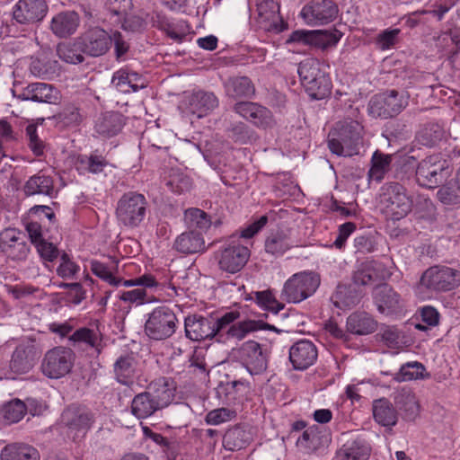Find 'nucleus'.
<instances>
[{
    "instance_id": "f257e3e1",
    "label": "nucleus",
    "mask_w": 460,
    "mask_h": 460,
    "mask_svg": "<svg viewBox=\"0 0 460 460\" xmlns=\"http://www.w3.org/2000/svg\"><path fill=\"white\" fill-rule=\"evenodd\" d=\"M460 285V271L449 267L434 266L422 274L415 294L422 300L430 299L435 293L450 291Z\"/></svg>"
},
{
    "instance_id": "f03ea898",
    "label": "nucleus",
    "mask_w": 460,
    "mask_h": 460,
    "mask_svg": "<svg viewBox=\"0 0 460 460\" xmlns=\"http://www.w3.org/2000/svg\"><path fill=\"white\" fill-rule=\"evenodd\" d=\"M297 73L309 95L316 100L324 98L331 91V79L325 65L316 58H308L299 63Z\"/></svg>"
},
{
    "instance_id": "7ed1b4c3",
    "label": "nucleus",
    "mask_w": 460,
    "mask_h": 460,
    "mask_svg": "<svg viewBox=\"0 0 460 460\" xmlns=\"http://www.w3.org/2000/svg\"><path fill=\"white\" fill-rule=\"evenodd\" d=\"M362 126L356 120H346L336 124L330 132L328 146L339 156H352L358 152Z\"/></svg>"
},
{
    "instance_id": "20e7f679",
    "label": "nucleus",
    "mask_w": 460,
    "mask_h": 460,
    "mask_svg": "<svg viewBox=\"0 0 460 460\" xmlns=\"http://www.w3.org/2000/svg\"><path fill=\"white\" fill-rule=\"evenodd\" d=\"M412 200L403 186L398 183L386 184L380 195V209L388 220L397 221L411 210Z\"/></svg>"
},
{
    "instance_id": "39448f33",
    "label": "nucleus",
    "mask_w": 460,
    "mask_h": 460,
    "mask_svg": "<svg viewBox=\"0 0 460 460\" xmlns=\"http://www.w3.org/2000/svg\"><path fill=\"white\" fill-rule=\"evenodd\" d=\"M320 276L310 270L293 274L284 283L281 297L288 303L298 304L312 296L320 286Z\"/></svg>"
},
{
    "instance_id": "423d86ee",
    "label": "nucleus",
    "mask_w": 460,
    "mask_h": 460,
    "mask_svg": "<svg viewBox=\"0 0 460 460\" xmlns=\"http://www.w3.org/2000/svg\"><path fill=\"white\" fill-rule=\"evenodd\" d=\"M147 200L143 194L130 191L123 194L117 202L116 217L127 228L137 227L145 219Z\"/></svg>"
},
{
    "instance_id": "0eeeda50",
    "label": "nucleus",
    "mask_w": 460,
    "mask_h": 460,
    "mask_svg": "<svg viewBox=\"0 0 460 460\" xmlns=\"http://www.w3.org/2000/svg\"><path fill=\"white\" fill-rule=\"evenodd\" d=\"M161 387L156 390L155 395L149 392L141 393L136 395L131 403V411L138 419H145L151 416L159 408L168 404L172 399V391L167 388L164 379L160 380Z\"/></svg>"
},
{
    "instance_id": "6e6552de",
    "label": "nucleus",
    "mask_w": 460,
    "mask_h": 460,
    "mask_svg": "<svg viewBox=\"0 0 460 460\" xmlns=\"http://www.w3.org/2000/svg\"><path fill=\"white\" fill-rule=\"evenodd\" d=\"M451 173L447 160L439 155H433L423 159L416 170V177L420 185L435 188L445 181Z\"/></svg>"
},
{
    "instance_id": "1a4fd4ad",
    "label": "nucleus",
    "mask_w": 460,
    "mask_h": 460,
    "mask_svg": "<svg viewBox=\"0 0 460 460\" xmlns=\"http://www.w3.org/2000/svg\"><path fill=\"white\" fill-rule=\"evenodd\" d=\"M250 256V248L234 235L220 250L218 265L222 270L234 274L245 266Z\"/></svg>"
},
{
    "instance_id": "9d476101",
    "label": "nucleus",
    "mask_w": 460,
    "mask_h": 460,
    "mask_svg": "<svg viewBox=\"0 0 460 460\" xmlns=\"http://www.w3.org/2000/svg\"><path fill=\"white\" fill-rule=\"evenodd\" d=\"M176 321V315L170 308L158 306L148 314L145 332L150 339L156 341L166 339L174 333Z\"/></svg>"
},
{
    "instance_id": "9b49d317",
    "label": "nucleus",
    "mask_w": 460,
    "mask_h": 460,
    "mask_svg": "<svg viewBox=\"0 0 460 460\" xmlns=\"http://www.w3.org/2000/svg\"><path fill=\"white\" fill-rule=\"evenodd\" d=\"M74 361L75 354L72 349L56 347L45 354L41 365L42 372L49 378H61L71 371Z\"/></svg>"
},
{
    "instance_id": "f8f14e48",
    "label": "nucleus",
    "mask_w": 460,
    "mask_h": 460,
    "mask_svg": "<svg viewBox=\"0 0 460 460\" xmlns=\"http://www.w3.org/2000/svg\"><path fill=\"white\" fill-rule=\"evenodd\" d=\"M218 106V100L213 93L193 91L185 93L179 109L183 114L204 118Z\"/></svg>"
},
{
    "instance_id": "ddd939ff",
    "label": "nucleus",
    "mask_w": 460,
    "mask_h": 460,
    "mask_svg": "<svg viewBox=\"0 0 460 460\" xmlns=\"http://www.w3.org/2000/svg\"><path fill=\"white\" fill-rule=\"evenodd\" d=\"M338 14V6L331 0H313L304 5L299 13L303 22L312 27L328 24Z\"/></svg>"
},
{
    "instance_id": "4468645a",
    "label": "nucleus",
    "mask_w": 460,
    "mask_h": 460,
    "mask_svg": "<svg viewBox=\"0 0 460 460\" xmlns=\"http://www.w3.org/2000/svg\"><path fill=\"white\" fill-rule=\"evenodd\" d=\"M82 52L91 57H100L112 46V37L104 30L95 27L85 31L76 40Z\"/></svg>"
},
{
    "instance_id": "2eb2a0df",
    "label": "nucleus",
    "mask_w": 460,
    "mask_h": 460,
    "mask_svg": "<svg viewBox=\"0 0 460 460\" xmlns=\"http://www.w3.org/2000/svg\"><path fill=\"white\" fill-rule=\"evenodd\" d=\"M238 356L251 375L261 374L267 368L268 354L257 341H245L239 349Z\"/></svg>"
},
{
    "instance_id": "dca6fc26",
    "label": "nucleus",
    "mask_w": 460,
    "mask_h": 460,
    "mask_svg": "<svg viewBox=\"0 0 460 460\" xmlns=\"http://www.w3.org/2000/svg\"><path fill=\"white\" fill-rule=\"evenodd\" d=\"M61 420L67 428L68 437L73 439L84 437L93 423L91 413L76 407L65 410L61 415Z\"/></svg>"
},
{
    "instance_id": "f3484780",
    "label": "nucleus",
    "mask_w": 460,
    "mask_h": 460,
    "mask_svg": "<svg viewBox=\"0 0 460 460\" xmlns=\"http://www.w3.org/2000/svg\"><path fill=\"white\" fill-rule=\"evenodd\" d=\"M255 17L258 26L266 31L279 32L283 29L279 4L274 0H260L256 4Z\"/></svg>"
},
{
    "instance_id": "a211bd4d",
    "label": "nucleus",
    "mask_w": 460,
    "mask_h": 460,
    "mask_svg": "<svg viewBox=\"0 0 460 460\" xmlns=\"http://www.w3.org/2000/svg\"><path fill=\"white\" fill-rule=\"evenodd\" d=\"M318 351L315 345L307 340L294 343L289 349V360L296 370L311 367L317 359Z\"/></svg>"
},
{
    "instance_id": "6ab92c4d",
    "label": "nucleus",
    "mask_w": 460,
    "mask_h": 460,
    "mask_svg": "<svg viewBox=\"0 0 460 460\" xmlns=\"http://www.w3.org/2000/svg\"><path fill=\"white\" fill-rule=\"evenodd\" d=\"M296 243L292 236V229L281 226L271 229L265 239V251L275 256H279L292 248Z\"/></svg>"
},
{
    "instance_id": "aec40b11",
    "label": "nucleus",
    "mask_w": 460,
    "mask_h": 460,
    "mask_svg": "<svg viewBox=\"0 0 460 460\" xmlns=\"http://www.w3.org/2000/svg\"><path fill=\"white\" fill-rule=\"evenodd\" d=\"M48 12L44 0H19L13 7V18L20 23L42 20Z\"/></svg>"
},
{
    "instance_id": "412c9836",
    "label": "nucleus",
    "mask_w": 460,
    "mask_h": 460,
    "mask_svg": "<svg viewBox=\"0 0 460 460\" xmlns=\"http://www.w3.org/2000/svg\"><path fill=\"white\" fill-rule=\"evenodd\" d=\"M391 270L384 262L367 261L362 262L354 274V282L357 285H368L376 280H385L391 276Z\"/></svg>"
},
{
    "instance_id": "4be33fe9",
    "label": "nucleus",
    "mask_w": 460,
    "mask_h": 460,
    "mask_svg": "<svg viewBox=\"0 0 460 460\" xmlns=\"http://www.w3.org/2000/svg\"><path fill=\"white\" fill-rule=\"evenodd\" d=\"M184 325L186 336L191 341H202L215 336L213 321L202 315H188Z\"/></svg>"
},
{
    "instance_id": "5701e85b",
    "label": "nucleus",
    "mask_w": 460,
    "mask_h": 460,
    "mask_svg": "<svg viewBox=\"0 0 460 460\" xmlns=\"http://www.w3.org/2000/svg\"><path fill=\"white\" fill-rule=\"evenodd\" d=\"M80 24V17L75 11H63L55 14L50 22V30L58 38L74 34Z\"/></svg>"
},
{
    "instance_id": "b1692460",
    "label": "nucleus",
    "mask_w": 460,
    "mask_h": 460,
    "mask_svg": "<svg viewBox=\"0 0 460 460\" xmlns=\"http://www.w3.org/2000/svg\"><path fill=\"white\" fill-rule=\"evenodd\" d=\"M111 84L122 93L137 92L145 87L142 76L128 66L122 67L113 74Z\"/></svg>"
},
{
    "instance_id": "393cba45",
    "label": "nucleus",
    "mask_w": 460,
    "mask_h": 460,
    "mask_svg": "<svg viewBox=\"0 0 460 460\" xmlns=\"http://www.w3.org/2000/svg\"><path fill=\"white\" fill-rule=\"evenodd\" d=\"M22 233L15 228H6L0 233V250L13 258H22L27 246L22 240Z\"/></svg>"
},
{
    "instance_id": "a878e982",
    "label": "nucleus",
    "mask_w": 460,
    "mask_h": 460,
    "mask_svg": "<svg viewBox=\"0 0 460 460\" xmlns=\"http://www.w3.org/2000/svg\"><path fill=\"white\" fill-rule=\"evenodd\" d=\"M375 302L378 311L385 314H396L402 308L400 296L387 285H383L376 289Z\"/></svg>"
},
{
    "instance_id": "bb28decb",
    "label": "nucleus",
    "mask_w": 460,
    "mask_h": 460,
    "mask_svg": "<svg viewBox=\"0 0 460 460\" xmlns=\"http://www.w3.org/2000/svg\"><path fill=\"white\" fill-rule=\"evenodd\" d=\"M173 247L177 252L184 254L202 252L206 250L202 234L196 231H186L178 235Z\"/></svg>"
},
{
    "instance_id": "cd10ccee",
    "label": "nucleus",
    "mask_w": 460,
    "mask_h": 460,
    "mask_svg": "<svg viewBox=\"0 0 460 460\" xmlns=\"http://www.w3.org/2000/svg\"><path fill=\"white\" fill-rule=\"evenodd\" d=\"M23 94L25 99L37 102L56 103L59 100V92L45 83L29 84Z\"/></svg>"
},
{
    "instance_id": "c85d7f7f",
    "label": "nucleus",
    "mask_w": 460,
    "mask_h": 460,
    "mask_svg": "<svg viewBox=\"0 0 460 460\" xmlns=\"http://www.w3.org/2000/svg\"><path fill=\"white\" fill-rule=\"evenodd\" d=\"M107 164L105 157L97 154H91L89 156L77 155L73 157V164L79 174L100 173Z\"/></svg>"
},
{
    "instance_id": "c756f323",
    "label": "nucleus",
    "mask_w": 460,
    "mask_h": 460,
    "mask_svg": "<svg viewBox=\"0 0 460 460\" xmlns=\"http://www.w3.org/2000/svg\"><path fill=\"white\" fill-rule=\"evenodd\" d=\"M26 195H46L52 197L54 194L53 180L44 172L30 177L23 187Z\"/></svg>"
},
{
    "instance_id": "7c9ffc66",
    "label": "nucleus",
    "mask_w": 460,
    "mask_h": 460,
    "mask_svg": "<svg viewBox=\"0 0 460 460\" xmlns=\"http://www.w3.org/2000/svg\"><path fill=\"white\" fill-rule=\"evenodd\" d=\"M0 457L1 460H40V454L31 446L13 443L2 449Z\"/></svg>"
},
{
    "instance_id": "2f4dec72",
    "label": "nucleus",
    "mask_w": 460,
    "mask_h": 460,
    "mask_svg": "<svg viewBox=\"0 0 460 460\" xmlns=\"http://www.w3.org/2000/svg\"><path fill=\"white\" fill-rule=\"evenodd\" d=\"M123 127L122 116L117 112L102 114L95 124L96 132L104 137H111L117 135Z\"/></svg>"
},
{
    "instance_id": "473e14b6",
    "label": "nucleus",
    "mask_w": 460,
    "mask_h": 460,
    "mask_svg": "<svg viewBox=\"0 0 460 460\" xmlns=\"http://www.w3.org/2000/svg\"><path fill=\"white\" fill-rule=\"evenodd\" d=\"M373 415L375 420L384 427H393L397 422V412L392 403L385 399L374 402Z\"/></svg>"
},
{
    "instance_id": "72a5a7b5",
    "label": "nucleus",
    "mask_w": 460,
    "mask_h": 460,
    "mask_svg": "<svg viewBox=\"0 0 460 460\" xmlns=\"http://www.w3.org/2000/svg\"><path fill=\"white\" fill-rule=\"evenodd\" d=\"M381 102H385V109L388 111V117H393L400 113L408 104V97L401 93L399 94L395 91L385 93L376 95V100L374 102V107Z\"/></svg>"
},
{
    "instance_id": "f704fd0d",
    "label": "nucleus",
    "mask_w": 460,
    "mask_h": 460,
    "mask_svg": "<svg viewBox=\"0 0 460 460\" xmlns=\"http://www.w3.org/2000/svg\"><path fill=\"white\" fill-rule=\"evenodd\" d=\"M347 328L355 334H368L375 331L376 322L367 313H355L349 316Z\"/></svg>"
},
{
    "instance_id": "c9c22d12",
    "label": "nucleus",
    "mask_w": 460,
    "mask_h": 460,
    "mask_svg": "<svg viewBox=\"0 0 460 460\" xmlns=\"http://www.w3.org/2000/svg\"><path fill=\"white\" fill-rule=\"evenodd\" d=\"M225 87L226 93L233 98L252 97L255 92L251 80L246 76L231 78Z\"/></svg>"
},
{
    "instance_id": "e433bc0d",
    "label": "nucleus",
    "mask_w": 460,
    "mask_h": 460,
    "mask_svg": "<svg viewBox=\"0 0 460 460\" xmlns=\"http://www.w3.org/2000/svg\"><path fill=\"white\" fill-rule=\"evenodd\" d=\"M429 377V374L426 371L425 367L421 363L411 361L401 367L400 370L394 376V380L397 382H408Z\"/></svg>"
},
{
    "instance_id": "4c0bfd02",
    "label": "nucleus",
    "mask_w": 460,
    "mask_h": 460,
    "mask_svg": "<svg viewBox=\"0 0 460 460\" xmlns=\"http://www.w3.org/2000/svg\"><path fill=\"white\" fill-rule=\"evenodd\" d=\"M158 27L164 31L166 34L176 41H181L190 31V27L183 20L170 21L167 18H160L158 20Z\"/></svg>"
},
{
    "instance_id": "58836bf2",
    "label": "nucleus",
    "mask_w": 460,
    "mask_h": 460,
    "mask_svg": "<svg viewBox=\"0 0 460 460\" xmlns=\"http://www.w3.org/2000/svg\"><path fill=\"white\" fill-rule=\"evenodd\" d=\"M343 33L337 29L314 30L313 47L320 49L334 48L341 40Z\"/></svg>"
},
{
    "instance_id": "ea45409f",
    "label": "nucleus",
    "mask_w": 460,
    "mask_h": 460,
    "mask_svg": "<svg viewBox=\"0 0 460 460\" xmlns=\"http://www.w3.org/2000/svg\"><path fill=\"white\" fill-rule=\"evenodd\" d=\"M249 440V433L240 427H234L225 434L223 446L226 450L236 451L245 447Z\"/></svg>"
},
{
    "instance_id": "a19ab883",
    "label": "nucleus",
    "mask_w": 460,
    "mask_h": 460,
    "mask_svg": "<svg viewBox=\"0 0 460 460\" xmlns=\"http://www.w3.org/2000/svg\"><path fill=\"white\" fill-rule=\"evenodd\" d=\"M339 456L342 460H367L369 447L359 440L348 441L341 448Z\"/></svg>"
},
{
    "instance_id": "79ce46f5",
    "label": "nucleus",
    "mask_w": 460,
    "mask_h": 460,
    "mask_svg": "<svg viewBox=\"0 0 460 460\" xmlns=\"http://www.w3.org/2000/svg\"><path fill=\"white\" fill-rule=\"evenodd\" d=\"M391 161L392 155L376 151L372 156V165L368 172L369 180L376 182L382 181L389 170Z\"/></svg>"
},
{
    "instance_id": "37998d69",
    "label": "nucleus",
    "mask_w": 460,
    "mask_h": 460,
    "mask_svg": "<svg viewBox=\"0 0 460 460\" xmlns=\"http://www.w3.org/2000/svg\"><path fill=\"white\" fill-rule=\"evenodd\" d=\"M135 360L132 357H120L114 365V371L119 383L129 385L135 375Z\"/></svg>"
},
{
    "instance_id": "c03bdc74",
    "label": "nucleus",
    "mask_w": 460,
    "mask_h": 460,
    "mask_svg": "<svg viewBox=\"0 0 460 460\" xmlns=\"http://www.w3.org/2000/svg\"><path fill=\"white\" fill-rule=\"evenodd\" d=\"M36 402L28 400V406L19 399L13 400L6 403L3 408V417L9 423L20 421L28 407H31Z\"/></svg>"
},
{
    "instance_id": "a18cd8bd",
    "label": "nucleus",
    "mask_w": 460,
    "mask_h": 460,
    "mask_svg": "<svg viewBox=\"0 0 460 460\" xmlns=\"http://www.w3.org/2000/svg\"><path fill=\"white\" fill-rule=\"evenodd\" d=\"M74 342L84 343L93 348L97 353L101 352L102 336L98 330L81 328L76 330L70 337Z\"/></svg>"
},
{
    "instance_id": "49530a36",
    "label": "nucleus",
    "mask_w": 460,
    "mask_h": 460,
    "mask_svg": "<svg viewBox=\"0 0 460 460\" xmlns=\"http://www.w3.org/2000/svg\"><path fill=\"white\" fill-rule=\"evenodd\" d=\"M184 221L189 227H196L201 231L208 230L211 226V219L208 215L196 208L185 210Z\"/></svg>"
},
{
    "instance_id": "de8ad7c7",
    "label": "nucleus",
    "mask_w": 460,
    "mask_h": 460,
    "mask_svg": "<svg viewBox=\"0 0 460 460\" xmlns=\"http://www.w3.org/2000/svg\"><path fill=\"white\" fill-rule=\"evenodd\" d=\"M91 270L95 276H97L98 278H100L101 279L104 280L105 282L111 286H122L123 279L117 278L113 274L112 270L102 262H100L98 261H92Z\"/></svg>"
},
{
    "instance_id": "09e8293b",
    "label": "nucleus",
    "mask_w": 460,
    "mask_h": 460,
    "mask_svg": "<svg viewBox=\"0 0 460 460\" xmlns=\"http://www.w3.org/2000/svg\"><path fill=\"white\" fill-rule=\"evenodd\" d=\"M261 329V323L260 322L246 320L236 324H232L227 331V334L229 337L242 340L245 337L246 334Z\"/></svg>"
},
{
    "instance_id": "8fccbe9b",
    "label": "nucleus",
    "mask_w": 460,
    "mask_h": 460,
    "mask_svg": "<svg viewBox=\"0 0 460 460\" xmlns=\"http://www.w3.org/2000/svg\"><path fill=\"white\" fill-rule=\"evenodd\" d=\"M256 303L262 310L273 314H278L284 308V305L279 302L270 291L257 292Z\"/></svg>"
},
{
    "instance_id": "3c124183",
    "label": "nucleus",
    "mask_w": 460,
    "mask_h": 460,
    "mask_svg": "<svg viewBox=\"0 0 460 460\" xmlns=\"http://www.w3.org/2000/svg\"><path fill=\"white\" fill-rule=\"evenodd\" d=\"M78 45L76 41L71 45L69 43H61L57 48V53L60 59L69 64H79L83 62V56L77 52Z\"/></svg>"
},
{
    "instance_id": "603ef678",
    "label": "nucleus",
    "mask_w": 460,
    "mask_h": 460,
    "mask_svg": "<svg viewBox=\"0 0 460 460\" xmlns=\"http://www.w3.org/2000/svg\"><path fill=\"white\" fill-rule=\"evenodd\" d=\"M167 186L172 192L181 194L190 188L191 181L184 173L179 171H172L169 176Z\"/></svg>"
},
{
    "instance_id": "864d4df0",
    "label": "nucleus",
    "mask_w": 460,
    "mask_h": 460,
    "mask_svg": "<svg viewBox=\"0 0 460 460\" xmlns=\"http://www.w3.org/2000/svg\"><path fill=\"white\" fill-rule=\"evenodd\" d=\"M117 296L120 301L136 305H141L151 302L147 298V293L145 288H135L132 290L119 291Z\"/></svg>"
},
{
    "instance_id": "5fc2aeb1",
    "label": "nucleus",
    "mask_w": 460,
    "mask_h": 460,
    "mask_svg": "<svg viewBox=\"0 0 460 460\" xmlns=\"http://www.w3.org/2000/svg\"><path fill=\"white\" fill-rule=\"evenodd\" d=\"M235 417V411L228 408H218L208 412L205 421L208 425L217 426L230 421Z\"/></svg>"
},
{
    "instance_id": "6e6d98bb",
    "label": "nucleus",
    "mask_w": 460,
    "mask_h": 460,
    "mask_svg": "<svg viewBox=\"0 0 460 460\" xmlns=\"http://www.w3.org/2000/svg\"><path fill=\"white\" fill-rule=\"evenodd\" d=\"M26 136L28 137V146L31 151L36 156H41L45 151V144L40 139L37 134V127L34 124H29L26 127Z\"/></svg>"
},
{
    "instance_id": "4d7b16f0",
    "label": "nucleus",
    "mask_w": 460,
    "mask_h": 460,
    "mask_svg": "<svg viewBox=\"0 0 460 460\" xmlns=\"http://www.w3.org/2000/svg\"><path fill=\"white\" fill-rule=\"evenodd\" d=\"M79 265L73 261L68 254H62L60 257V263L57 269L58 276L63 279H71L79 271Z\"/></svg>"
},
{
    "instance_id": "13d9d810",
    "label": "nucleus",
    "mask_w": 460,
    "mask_h": 460,
    "mask_svg": "<svg viewBox=\"0 0 460 460\" xmlns=\"http://www.w3.org/2000/svg\"><path fill=\"white\" fill-rule=\"evenodd\" d=\"M420 314L421 321L427 325L417 323L415 327L420 331H426L429 327L436 326L439 322V314L432 306H423Z\"/></svg>"
},
{
    "instance_id": "bf43d9fd",
    "label": "nucleus",
    "mask_w": 460,
    "mask_h": 460,
    "mask_svg": "<svg viewBox=\"0 0 460 460\" xmlns=\"http://www.w3.org/2000/svg\"><path fill=\"white\" fill-rule=\"evenodd\" d=\"M251 114V119L248 120L258 127L267 128L273 122L271 112L261 105L257 104L256 111H252Z\"/></svg>"
},
{
    "instance_id": "052dcab7",
    "label": "nucleus",
    "mask_w": 460,
    "mask_h": 460,
    "mask_svg": "<svg viewBox=\"0 0 460 460\" xmlns=\"http://www.w3.org/2000/svg\"><path fill=\"white\" fill-rule=\"evenodd\" d=\"M459 190L448 185L442 186L437 193L438 199L446 206L456 205L460 202Z\"/></svg>"
},
{
    "instance_id": "680f3d73",
    "label": "nucleus",
    "mask_w": 460,
    "mask_h": 460,
    "mask_svg": "<svg viewBox=\"0 0 460 460\" xmlns=\"http://www.w3.org/2000/svg\"><path fill=\"white\" fill-rule=\"evenodd\" d=\"M58 63L54 61L49 64H43L40 59L32 61L31 65V73L39 77L50 78L56 72Z\"/></svg>"
},
{
    "instance_id": "e2e57ef3",
    "label": "nucleus",
    "mask_w": 460,
    "mask_h": 460,
    "mask_svg": "<svg viewBox=\"0 0 460 460\" xmlns=\"http://www.w3.org/2000/svg\"><path fill=\"white\" fill-rule=\"evenodd\" d=\"M268 223L267 216H261L255 221L250 223L240 231V238L250 239L257 234Z\"/></svg>"
},
{
    "instance_id": "0e129e2a",
    "label": "nucleus",
    "mask_w": 460,
    "mask_h": 460,
    "mask_svg": "<svg viewBox=\"0 0 460 460\" xmlns=\"http://www.w3.org/2000/svg\"><path fill=\"white\" fill-rule=\"evenodd\" d=\"M239 317L240 313L237 309H233L223 314L215 322H213V329H215V335L220 331L228 327Z\"/></svg>"
},
{
    "instance_id": "69168bd1",
    "label": "nucleus",
    "mask_w": 460,
    "mask_h": 460,
    "mask_svg": "<svg viewBox=\"0 0 460 460\" xmlns=\"http://www.w3.org/2000/svg\"><path fill=\"white\" fill-rule=\"evenodd\" d=\"M122 286L126 288L142 287L141 288H155L157 281L151 274H144L133 279L123 280Z\"/></svg>"
},
{
    "instance_id": "338daca9",
    "label": "nucleus",
    "mask_w": 460,
    "mask_h": 460,
    "mask_svg": "<svg viewBox=\"0 0 460 460\" xmlns=\"http://www.w3.org/2000/svg\"><path fill=\"white\" fill-rule=\"evenodd\" d=\"M356 230V225L352 222H347L339 226L338 236L334 241V245L338 249H342L345 246L347 239Z\"/></svg>"
},
{
    "instance_id": "774afa93",
    "label": "nucleus",
    "mask_w": 460,
    "mask_h": 460,
    "mask_svg": "<svg viewBox=\"0 0 460 460\" xmlns=\"http://www.w3.org/2000/svg\"><path fill=\"white\" fill-rule=\"evenodd\" d=\"M314 30L294 31L287 40V43H298L303 45H313Z\"/></svg>"
}]
</instances>
